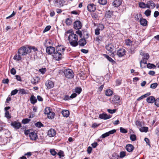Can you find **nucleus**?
I'll list each match as a JSON object with an SVG mask.
<instances>
[{"instance_id":"4","label":"nucleus","mask_w":159,"mask_h":159,"mask_svg":"<svg viewBox=\"0 0 159 159\" xmlns=\"http://www.w3.org/2000/svg\"><path fill=\"white\" fill-rule=\"evenodd\" d=\"M85 33H86V36L84 35L83 36V38H81L78 41V45L79 44L80 46L83 47L87 43L86 39H87L89 37L88 33L87 32H85Z\"/></svg>"},{"instance_id":"59","label":"nucleus","mask_w":159,"mask_h":159,"mask_svg":"<svg viewBox=\"0 0 159 159\" xmlns=\"http://www.w3.org/2000/svg\"><path fill=\"white\" fill-rule=\"evenodd\" d=\"M10 72L11 74L14 75L16 74V70L14 68H12Z\"/></svg>"},{"instance_id":"28","label":"nucleus","mask_w":159,"mask_h":159,"mask_svg":"<svg viewBox=\"0 0 159 159\" xmlns=\"http://www.w3.org/2000/svg\"><path fill=\"white\" fill-rule=\"evenodd\" d=\"M133 43V41L129 39H127L125 40V44L127 46H130Z\"/></svg>"},{"instance_id":"60","label":"nucleus","mask_w":159,"mask_h":159,"mask_svg":"<svg viewBox=\"0 0 159 159\" xmlns=\"http://www.w3.org/2000/svg\"><path fill=\"white\" fill-rule=\"evenodd\" d=\"M76 33L79 35L81 38L82 37V33L81 31L78 30L76 31Z\"/></svg>"},{"instance_id":"5","label":"nucleus","mask_w":159,"mask_h":159,"mask_svg":"<svg viewBox=\"0 0 159 159\" xmlns=\"http://www.w3.org/2000/svg\"><path fill=\"white\" fill-rule=\"evenodd\" d=\"M64 73L66 77L68 79H72L74 77V73L73 70L70 69L65 70Z\"/></svg>"},{"instance_id":"27","label":"nucleus","mask_w":159,"mask_h":159,"mask_svg":"<svg viewBox=\"0 0 159 159\" xmlns=\"http://www.w3.org/2000/svg\"><path fill=\"white\" fill-rule=\"evenodd\" d=\"M62 114L64 117H67L69 116V112L68 110H64L62 111Z\"/></svg>"},{"instance_id":"15","label":"nucleus","mask_w":159,"mask_h":159,"mask_svg":"<svg viewBox=\"0 0 159 159\" xmlns=\"http://www.w3.org/2000/svg\"><path fill=\"white\" fill-rule=\"evenodd\" d=\"M29 137L30 139L32 140H35L38 139L37 135L34 131L30 133Z\"/></svg>"},{"instance_id":"39","label":"nucleus","mask_w":159,"mask_h":159,"mask_svg":"<svg viewBox=\"0 0 159 159\" xmlns=\"http://www.w3.org/2000/svg\"><path fill=\"white\" fill-rule=\"evenodd\" d=\"M31 120L30 119L28 118L24 119L22 121V122L23 124H26L28 123Z\"/></svg>"},{"instance_id":"22","label":"nucleus","mask_w":159,"mask_h":159,"mask_svg":"<svg viewBox=\"0 0 159 159\" xmlns=\"http://www.w3.org/2000/svg\"><path fill=\"white\" fill-rule=\"evenodd\" d=\"M30 100L31 103L34 104L36 103L37 101V99L34 95H32L31 96Z\"/></svg>"},{"instance_id":"18","label":"nucleus","mask_w":159,"mask_h":159,"mask_svg":"<svg viewBox=\"0 0 159 159\" xmlns=\"http://www.w3.org/2000/svg\"><path fill=\"white\" fill-rule=\"evenodd\" d=\"M126 150L129 152H131L134 149V147L131 144H128L125 147Z\"/></svg>"},{"instance_id":"32","label":"nucleus","mask_w":159,"mask_h":159,"mask_svg":"<svg viewBox=\"0 0 159 159\" xmlns=\"http://www.w3.org/2000/svg\"><path fill=\"white\" fill-rule=\"evenodd\" d=\"M148 128L147 127H143L139 129L140 131L142 132H147L148 131Z\"/></svg>"},{"instance_id":"45","label":"nucleus","mask_w":159,"mask_h":159,"mask_svg":"<svg viewBox=\"0 0 159 159\" xmlns=\"http://www.w3.org/2000/svg\"><path fill=\"white\" fill-rule=\"evenodd\" d=\"M151 10L148 9L145 11L144 14L146 16H148L151 15Z\"/></svg>"},{"instance_id":"17","label":"nucleus","mask_w":159,"mask_h":159,"mask_svg":"<svg viewBox=\"0 0 159 159\" xmlns=\"http://www.w3.org/2000/svg\"><path fill=\"white\" fill-rule=\"evenodd\" d=\"M56 134V132L55 129H51L48 131V135L51 137L54 136Z\"/></svg>"},{"instance_id":"55","label":"nucleus","mask_w":159,"mask_h":159,"mask_svg":"<svg viewBox=\"0 0 159 159\" xmlns=\"http://www.w3.org/2000/svg\"><path fill=\"white\" fill-rule=\"evenodd\" d=\"M51 28V26L50 25H48L43 30V32L45 33L49 30Z\"/></svg>"},{"instance_id":"23","label":"nucleus","mask_w":159,"mask_h":159,"mask_svg":"<svg viewBox=\"0 0 159 159\" xmlns=\"http://www.w3.org/2000/svg\"><path fill=\"white\" fill-rule=\"evenodd\" d=\"M147 101L149 103H153L155 102V99L153 96H150L147 99Z\"/></svg>"},{"instance_id":"30","label":"nucleus","mask_w":159,"mask_h":159,"mask_svg":"<svg viewBox=\"0 0 159 159\" xmlns=\"http://www.w3.org/2000/svg\"><path fill=\"white\" fill-rule=\"evenodd\" d=\"M19 93H18L19 94H21L22 95L24 94H27L28 93L24 89H20L18 90Z\"/></svg>"},{"instance_id":"11","label":"nucleus","mask_w":159,"mask_h":159,"mask_svg":"<svg viewBox=\"0 0 159 159\" xmlns=\"http://www.w3.org/2000/svg\"><path fill=\"white\" fill-rule=\"evenodd\" d=\"M87 9L90 12H93L96 9V6L93 3L88 4L87 6Z\"/></svg>"},{"instance_id":"63","label":"nucleus","mask_w":159,"mask_h":159,"mask_svg":"<svg viewBox=\"0 0 159 159\" xmlns=\"http://www.w3.org/2000/svg\"><path fill=\"white\" fill-rule=\"evenodd\" d=\"M109 136V134L108 133V132H107L102 134L101 135V137L102 138H104L108 136Z\"/></svg>"},{"instance_id":"16","label":"nucleus","mask_w":159,"mask_h":159,"mask_svg":"<svg viewBox=\"0 0 159 159\" xmlns=\"http://www.w3.org/2000/svg\"><path fill=\"white\" fill-rule=\"evenodd\" d=\"M111 116L110 115H107L106 113H102L99 115V117L101 119L107 120L110 118Z\"/></svg>"},{"instance_id":"56","label":"nucleus","mask_w":159,"mask_h":159,"mask_svg":"<svg viewBox=\"0 0 159 159\" xmlns=\"http://www.w3.org/2000/svg\"><path fill=\"white\" fill-rule=\"evenodd\" d=\"M11 100V98L10 95H9L7 98L6 101L5 102V103H9V102ZM6 105H7L8 104H6Z\"/></svg>"},{"instance_id":"49","label":"nucleus","mask_w":159,"mask_h":159,"mask_svg":"<svg viewBox=\"0 0 159 159\" xmlns=\"http://www.w3.org/2000/svg\"><path fill=\"white\" fill-rule=\"evenodd\" d=\"M121 82H122L121 80H119V79L117 80L116 81V86H119L122 83Z\"/></svg>"},{"instance_id":"8","label":"nucleus","mask_w":159,"mask_h":159,"mask_svg":"<svg viewBox=\"0 0 159 159\" xmlns=\"http://www.w3.org/2000/svg\"><path fill=\"white\" fill-rule=\"evenodd\" d=\"M11 125L16 129H18L21 127V124L18 120L12 122Z\"/></svg>"},{"instance_id":"54","label":"nucleus","mask_w":159,"mask_h":159,"mask_svg":"<svg viewBox=\"0 0 159 159\" xmlns=\"http://www.w3.org/2000/svg\"><path fill=\"white\" fill-rule=\"evenodd\" d=\"M116 111V109H114L113 110H111L110 109H108L107 110V111L110 113L113 114L115 113Z\"/></svg>"},{"instance_id":"43","label":"nucleus","mask_w":159,"mask_h":159,"mask_svg":"<svg viewBox=\"0 0 159 159\" xmlns=\"http://www.w3.org/2000/svg\"><path fill=\"white\" fill-rule=\"evenodd\" d=\"M139 6L142 8H145L146 4L143 2H140L139 3Z\"/></svg>"},{"instance_id":"9","label":"nucleus","mask_w":159,"mask_h":159,"mask_svg":"<svg viewBox=\"0 0 159 159\" xmlns=\"http://www.w3.org/2000/svg\"><path fill=\"white\" fill-rule=\"evenodd\" d=\"M126 51L124 49L121 48L118 50L116 52V55L119 57H122L125 55Z\"/></svg>"},{"instance_id":"2","label":"nucleus","mask_w":159,"mask_h":159,"mask_svg":"<svg viewBox=\"0 0 159 159\" xmlns=\"http://www.w3.org/2000/svg\"><path fill=\"white\" fill-rule=\"evenodd\" d=\"M69 34L68 36V40L70 44L73 47H75L78 45V36L75 34L72 30H69L66 31L65 34V35L67 36V34Z\"/></svg>"},{"instance_id":"19","label":"nucleus","mask_w":159,"mask_h":159,"mask_svg":"<svg viewBox=\"0 0 159 159\" xmlns=\"http://www.w3.org/2000/svg\"><path fill=\"white\" fill-rule=\"evenodd\" d=\"M114 12L110 10H107L105 12V16L106 18H110L113 15Z\"/></svg>"},{"instance_id":"38","label":"nucleus","mask_w":159,"mask_h":159,"mask_svg":"<svg viewBox=\"0 0 159 159\" xmlns=\"http://www.w3.org/2000/svg\"><path fill=\"white\" fill-rule=\"evenodd\" d=\"M72 23L71 19L70 18H67L66 20V23L67 25H70Z\"/></svg>"},{"instance_id":"35","label":"nucleus","mask_w":159,"mask_h":159,"mask_svg":"<svg viewBox=\"0 0 159 159\" xmlns=\"http://www.w3.org/2000/svg\"><path fill=\"white\" fill-rule=\"evenodd\" d=\"M5 117L7 118L8 119H9L11 118V116L10 114L8 111H5Z\"/></svg>"},{"instance_id":"1","label":"nucleus","mask_w":159,"mask_h":159,"mask_svg":"<svg viewBox=\"0 0 159 159\" xmlns=\"http://www.w3.org/2000/svg\"><path fill=\"white\" fill-rule=\"evenodd\" d=\"M30 52V49L28 48V45L22 46L18 49L17 54L15 55L13 59L16 61H20L22 59L21 56H26Z\"/></svg>"},{"instance_id":"12","label":"nucleus","mask_w":159,"mask_h":159,"mask_svg":"<svg viewBox=\"0 0 159 159\" xmlns=\"http://www.w3.org/2000/svg\"><path fill=\"white\" fill-rule=\"evenodd\" d=\"M82 24L80 20H76L74 23V28L76 30H80L82 28Z\"/></svg>"},{"instance_id":"50","label":"nucleus","mask_w":159,"mask_h":159,"mask_svg":"<svg viewBox=\"0 0 159 159\" xmlns=\"http://www.w3.org/2000/svg\"><path fill=\"white\" fill-rule=\"evenodd\" d=\"M120 132L123 133L125 134L127 132V130L122 127H120Z\"/></svg>"},{"instance_id":"51","label":"nucleus","mask_w":159,"mask_h":159,"mask_svg":"<svg viewBox=\"0 0 159 159\" xmlns=\"http://www.w3.org/2000/svg\"><path fill=\"white\" fill-rule=\"evenodd\" d=\"M92 17L94 19H97L98 17V15L96 13H93L91 15Z\"/></svg>"},{"instance_id":"3","label":"nucleus","mask_w":159,"mask_h":159,"mask_svg":"<svg viewBox=\"0 0 159 159\" xmlns=\"http://www.w3.org/2000/svg\"><path fill=\"white\" fill-rule=\"evenodd\" d=\"M65 49L62 46H59L56 48V51L54 52L52 56L56 60L59 61L61 60L62 56L64 54Z\"/></svg>"},{"instance_id":"34","label":"nucleus","mask_w":159,"mask_h":159,"mask_svg":"<svg viewBox=\"0 0 159 159\" xmlns=\"http://www.w3.org/2000/svg\"><path fill=\"white\" fill-rule=\"evenodd\" d=\"M35 125L36 127L39 128H40L41 127H43L44 126L43 125L40 121L38 122L35 123Z\"/></svg>"},{"instance_id":"61","label":"nucleus","mask_w":159,"mask_h":159,"mask_svg":"<svg viewBox=\"0 0 159 159\" xmlns=\"http://www.w3.org/2000/svg\"><path fill=\"white\" fill-rule=\"evenodd\" d=\"M148 4H149L150 6H151L152 7L154 8L155 7V4L152 1H149Z\"/></svg>"},{"instance_id":"29","label":"nucleus","mask_w":159,"mask_h":159,"mask_svg":"<svg viewBox=\"0 0 159 159\" xmlns=\"http://www.w3.org/2000/svg\"><path fill=\"white\" fill-rule=\"evenodd\" d=\"M47 115V117L48 118L52 119L54 117L55 113L51 111Z\"/></svg>"},{"instance_id":"6","label":"nucleus","mask_w":159,"mask_h":159,"mask_svg":"<svg viewBox=\"0 0 159 159\" xmlns=\"http://www.w3.org/2000/svg\"><path fill=\"white\" fill-rule=\"evenodd\" d=\"M120 102V97L118 95H115L112 98L111 102L114 105H117Z\"/></svg>"},{"instance_id":"13","label":"nucleus","mask_w":159,"mask_h":159,"mask_svg":"<svg viewBox=\"0 0 159 159\" xmlns=\"http://www.w3.org/2000/svg\"><path fill=\"white\" fill-rule=\"evenodd\" d=\"M55 51V48L52 46L48 47L46 48V52L48 54H52L54 53Z\"/></svg>"},{"instance_id":"57","label":"nucleus","mask_w":159,"mask_h":159,"mask_svg":"<svg viewBox=\"0 0 159 159\" xmlns=\"http://www.w3.org/2000/svg\"><path fill=\"white\" fill-rule=\"evenodd\" d=\"M155 104L156 106L159 107V98H157L155 99Z\"/></svg>"},{"instance_id":"7","label":"nucleus","mask_w":159,"mask_h":159,"mask_svg":"<svg viewBox=\"0 0 159 159\" xmlns=\"http://www.w3.org/2000/svg\"><path fill=\"white\" fill-rule=\"evenodd\" d=\"M143 57L142 59L140 61V67L142 68L143 67H142V64L144 63V64H147V60H148L149 58V56L148 53H146L143 55Z\"/></svg>"},{"instance_id":"14","label":"nucleus","mask_w":159,"mask_h":159,"mask_svg":"<svg viewBox=\"0 0 159 159\" xmlns=\"http://www.w3.org/2000/svg\"><path fill=\"white\" fill-rule=\"evenodd\" d=\"M54 85V82L50 80H48L45 83V85L48 89H50L53 88Z\"/></svg>"},{"instance_id":"40","label":"nucleus","mask_w":159,"mask_h":159,"mask_svg":"<svg viewBox=\"0 0 159 159\" xmlns=\"http://www.w3.org/2000/svg\"><path fill=\"white\" fill-rule=\"evenodd\" d=\"M50 152L53 156H55L57 154V152L54 149H51L50 150Z\"/></svg>"},{"instance_id":"31","label":"nucleus","mask_w":159,"mask_h":159,"mask_svg":"<svg viewBox=\"0 0 159 159\" xmlns=\"http://www.w3.org/2000/svg\"><path fill=\"white\" fill-rule=\"evenodd\" d=\"M82 91L81 88L80 87H76L75 89V93H77L78 94H80Z\"/></svg>"},{"instance_id":"10","label":"nucleus","mask_w":159,"mask_h":159,"mask_svg":"<svg viewBox=\"0 0 159 159\" xmlns=\"http://www.w3.org/2000/svg\"><path fill=\"white\" fill-rule=\"evenodd\" d=\"M106 48L107 50L109 51L110 53L112 54H114V52H115L114 51V45L112 43L108 44L106 46Z\"/></svg>"},{"instance_id":"36","label":"nucleus","mask_w":159,"mask_h":159,"mask_svg":"<svg viewBox=\"0 0 159 159\" xmlns=\"http://www.w3.org/2000/svg\"><path fill=\"white\" fill-rule=\"evenodd\" d=\"M57 154L59 156L60 158H61L62 157H63L65 156L64 152L62 150H60Z\"/></svg>"},{"instance_id":"44","label":"nucleus","mask_w":159,"mask_h":159,"mask_svg":"<svg viewBox=\"0 0 159 159\" xmlns=\"http://www.w3.org/2000/svg\"><path fill=\"white\" fill-rule=\"evenodd\" d=\"M50 112H51L50 109L48 107H46L44 111V113L48 115Z\"/></svg>"},{"instance_id":"24","label":"nucleus","mask_w":159,"mask_h":159,"mask_svg":"<svg viewBox=\"0 0 159 159\" xmlns=\"http://www.w3.org/2000/svg\"><path fill=\"white\" fill-rule=\"evenodd\" d=\"M140 24L143 26H146L147 25V21L145 19H141L140 20Z\"/></svg>"},{"instance_id":"64","label":"nucleus","mask_w":159,"mask_h":159,"mask_svg":"<svg viewBox=\"0 0 159 159\" xmlns=\"http://www.w3.org/2000/svg\"><path fill=\"white\" fill-rule=\"evenodd\" d=\"M92 150V148L91 147L89 146L87 150V152L89 154H90L91 153Z\"/></svg>"},{"instance_id":"47","label":"nucleus","mask_w":159,"mask_h":159,"mask_svg":"<svg viewBox=\"0 0 159 159\" xmlns=\"http://www.w3.org/2000/svg\"><path fill=\"white\" fill-rule=\"evenodd\" d=\"M18 90H17L16 89H15L11 91V96L14 95L18 93Z\"/></svg>"},{"instance_id":"41","label":"nucleus","mask_w":159,"mask_h":159,"mask_svg":"<svg viewBox=\"0 0 159 159\" xmlns=\"http://www.w3.org/2000/svg\"><path fill=\"white\" fill-rule=\"evenodd\" d=\"M28 48L30 49V53L31 52L32 49L33 50V51L34 52H35V51H37L38 50L37 48L34 46H28Z\"/></svg>"},{"instance_id":"26","label":"nucleus","mask_w":159,"mask_h":159,"mask_svg":"<svg viewBox=\"0 0 159 159\" xmlns=\"http://www.w3.org/2000/svg\"><path fill=\"white\" fill-rule=\"evenodd\" d=\"M103 56L104 57L106 58L109 61L111 62L112 63H115V61L111 57H109L108 55L104 54Z\"/></svg>"},{"instance_id":"33","label":"nucleus","mask_w":159,"mask_h":159,"mask_svg":"<svg viewBox=\"0 0 159 159\" xmlns=\"http://www.w3.org/2000/svg\"><path fill=\"white\" fill-rule=\"evenodd\" d=\"M147 67L150 69H155L156 68V66L153 64L148 63L147 64Z\"/></svg>"},{"instance_id":"21","label":"nucleus","mask_w":159,"mask_h":159,"mask_svg":"<svg viewBox=\"0 0 159 159\" xmlns=\"http://www.w3.org/2000/svg\"><path fill=\"white\" fill-rule=\"evenodd\" d=\"M113 93V91L110 89H107L105 92V94L107 96H110Z\"/></svg>"},{"instance_id":"62","label":"nucleus","mask_w":159,"mask_h":159,"mask_svg":"<svg viewBox=\"0 0 159 159\" xmlns=\"http://www.w3.org/2000/svg\"><path fill=\"white\" fill-rule=\"evenodd\" d=\"M104 87V85H101L98 88V92H101L102 90Z\"/></svg>"},{"instance_id":"48","label":"nucleus","mask_w":159,"mask_h":159,"mask_svg":"<svg viewBox=\"0 0 159 159\" xmlns=\"http://www.w3.org/2000/svg\"><path fill=\"white\" fill-rule=\"evenodd\" d=\"M126 155L125 152L122 151L120 153V158H123Z\"/></svg>"},{"instance_id":"37","label":"nucleus","mask_w":159,"mask_h":159,"mask_svg":"<svg viewBox=\"0 0 159 159\" xmlns=\"http://www.w3.org/2000/svg\"><path fill=\"white\" fill-rule=\"evenodd\" d=\"M98 3L102 5H105L107 2V0H98Z\"/></svg>"},{"instance_id":"25","label":"nucleus","mask_w":159,"mask_h":159,"mask_svg":"<svg viewBox=\"0 0 159 159\" xmlns=\"http://www.w3.org/2000/svg\"><path fill=\"white\" fill-rule=\"evenodd\" d=\"M151 93L150 92L147 93H146L145 94L143 95L142 96H141L139 98H138L137 99V101H139L142 99H143V98H145L149 96L150 95Z\"/></svg>"},{"instance_id":"52","label":"nucleus","mask_w":159,"mask_h":159,"mask_svg":"<svg viewBox=\"0 0 159 159\" xmlns=\"http://www.w3.org/2000/svg\"><path fill=\"white\" fill-rule=\"evenodd\" d=\"M98 28L100 30H102L104 28V25L102 24H100Z\"/></svg>"},{"instance_id":"46","label":"nucleus","mask_w":159,"mask_h":159,"mask_svg":"<svg viewBox=\"0 0 159 159\" xmlns=\"http://www.w3.org/2000/svg\"><path fill=\"white\" fill-rule=\"evenodd\" d=\"M47 71V69L46 68H42L39 70V71L42 74H44Z\"/></svg>"},{"instance_id":"42","label":"nucleus","mask_w":159,"mask_h":159,"mask_svg":"<svg viewBox=\"0 0 159 159\" xmlns=\"http://www.w3.org/2000/svg\"><path fill=\"white\" fill-rule=\"evenodd\" d=\"M130 139L132 141H135L136 139V137L135 134H131Z\"/></svg>"},{"instance_id":"53","label":"nucleus","mask_w":159,"mask_h":159,"mask_svg":"<svg viewBox=\"0 0 159 159\" xmlns=\"http://www.w3.org/2000/svg\"><path fill=\"white\" fill-rule=\"evenodd\" d=\"M157 86V83H154L151 84L150 85V88L153 89H155Z\"/></svg>"},{"instance_id":"58","label":"nucleus","mask_w":159,"mask_h":159,"mask_svg":"<svg viewBox=\"0 0 159 159\" xmlns=\"http://www.w3.org/2000/svg\"><path fill=\"white\" fill-rule=\"evenodd\" d=\"M116 130L115 129H113L112 130H111L109 131H108V133L109 134V135L110 134H112L114 133H116Z\"/></svg>"},{"instance_id":"20","label":"nucleus","mask_w":159,"mask_h":159,"mask_svg":"<svg viewBox=\"0 0 159 159\" xmlns=\"http://www.w3.org/2000/svg\"><path fill=\"white\" fill-rule=\"evenodd\" d=\"M121 0H114L113 2V5L115 7H118L121 4Z\"/></svg>"}]
</instances>
